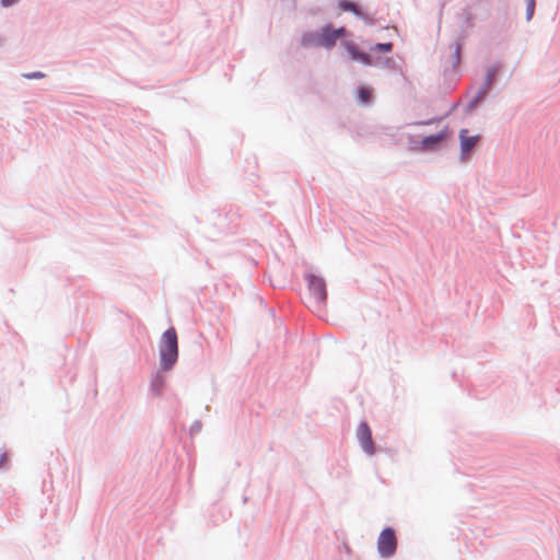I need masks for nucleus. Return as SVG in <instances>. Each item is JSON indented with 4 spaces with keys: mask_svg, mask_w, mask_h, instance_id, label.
<instances>
[{
    "mask_svg": "<svg viewBox=\"0 0 560 560\" xmlns=\"http://www.w3.org/2000/svg\"><path fill=\"white\" fill-rule=\"evenodd\" d=\"M270 314L275 315V308H270Z\"/></svg>",
    "mask_w": 560,
    "mask_h": 560,
    "instance_id": "a878e982",
    "label": "nucleus"
},
{
    "mask_svg": "<svg viewBox=\"0 0 560 560\" xmlns=\"http://www.w3.org/2000/svg\"><path fill=\"white\" fill-rule=\"evenodd\" d=\"M459 105H460L459 101L454 102L451 105L450 109L443 115V117H448L451 114H453L458 108Z\"/></svg>",
    "mask_w": 560,
    "mask_h": 560,
    "instance_id": "393cba45",
    "label": "nucleus"
},
{
    "mask_svg": "<svg viewBox=\"0 0 560 560\" xmlns=\"http://www.w3.org/2000/svg\"><path fill=\"white\" fill-rule=\"evenodd\" d=\"M160 364L163 371H170L178 358L177 332L174 327L168 328L161 337L159 343Z\"/></svg>",
    "mask_w": 560,
    "mask_h": 560,
    "instance_id": "f257e3e1",
    "label": "nucleus"
},
{
    "mask_svg": "<svg viewBox=\"0 0 560 560\" xmlns=\"http://www.w3.org/2000/svg\"><path fill=\"white\" fill-rule=\"evenodd\" d=\"M20 0H0V5L2 8H11L15 4H18Z\"/></svg>",
    "mask_w": 560,
    "mask_h": 560,
    "instance_id": "5701e85b",
    "label": "nucleus"
},
{
    "mask_svg": "<svg viewBox=\"0 0 560 560\" xmlns=\"http://www.w3.org/2000/svg\"><path fill=\"white\" fill-rule=\"evenodd\" d=\"M21 75L26 80H40L47 77L45 72L38 70L32 72H24Z\"/></svg>",
    "mask_w": 560,
    "mask_h": 560,
    "instance_id": "aec40b11",
    "label": "nucleus"
},
{
    "mask_svg": "<svg viewBox=\"0 0 560 560\" xmlns=\"http://www.w3.org/2000/svg\"><path fill=\"white\" fill-rule=\"evenodd\" d=\"M446 117H443V115H442L440 117H432V118L427 119V120L416 121V122H413V125L415 126H429V125L441 122Z\"/></svg>",
    "mask_w": 560,
    "mask_h": 560,
    "instance_id": "4be33fe9",
    "label": "nucleus"
},
{
    "mask_svg": "<svg viewBox=\"0 0 560 560\" xmlns=\"http://www.w3.org/2000/svg\"><path fill=\"white\" fill-rule=\"evenodd\" d=\"M503 68L504 62L502 60H495L493 63L486 68L483 82L480 85L482 90L490 92L493 89V86L499 81Z\"/></svg>",
    "mask_w": 560,
    "mask_h": 560,
    "instance_id": "9d476101",
    "label": "nucleus"
},
{
    "mask_svg": "<svg viewBox=\"0 0 560 560\" xmlns=\"http://www.w3.org/2000/svg\"><path fill=\"white\" fill-rule=\"evenodd\" d=\"M457 18L460 20L459 24V33L458 35H465V39L468 37V30L474 27V14L471 13L468 7L462 9L460 12L457 13Z\"/></svg>",
    "mask_w": 560,
    "mask_h": 560,
    "instance_id": "ddd939ff",
    "label": "nucleus"
},
{
    "mask_svg": "<svg viewBox=\"0 0 560 560\" xmlns=\"http://www.w3.org/2000/svg\"><path fill=\"white\" fill-rule=\"evenodd\" d=\"M397 538L390 527L383 529L377 539V550L383 558L392 557L396 552Z\"/></svg>",
    "mask_w": 560,
    "mask_h": 560,
    "instance_id": "6e6552de",
    "label": "nucleus"
},
{
    "mask_svg": "<svg viewBox=\"0 0 560 560\" xmlns=\"http://www.w3.org/2000/svg\"><path fill=\"white\" fill-rule=\"evenodd\" d=\"M452 130L445 126L440 131L422 136L417 139L415 137L409 138V147L411 150L421 152H434L444 147L447 139L451 137Z\"/></svg>",
    "mask_w": 560,
    "mask_h": 560,
    "instance_id": "7ed1b4c3",
    "label": "nucleus"
},
{
    "mask_svg": "<svg viewBox=\"0 0 560 560\" xmlns=\"http://www.w3.org/2000/svg\"><path fill=\"white\" fill-rule=\"evenodd\" d=\"M354 100L359 106H372L374 103L373 90L369 85L360 83L354 89Z\"/></svg>",
    "mask_w": 560,
    "mask_h": 560,
    "instance_id": "9b49d317",
    "label": "nucleus"
},
{
    "mask_svg": "<svg viewBox=\"0 0 560 560\" xmlns=\"http://www.w3.org/2000/svg\"><path fill=\"white\" fill-rule=\"evenodd\" d=\"M336 7L346 13H351L358 20H361L368 26L380 25L384 27L381 21H385L383 18H375L374 14L370 13L360 2L354 0H336Z\"/></svg>",
    "mask_w": 560,
    "mask_h": 560,
    "instance_id": "20e7f679",
    "label": "nucleus"
},
{
    "mask_svg": "<svg viewBox=\"0 0 560 560\" xmlns=\"http://www.w3.org/2000/svg\"><path fill=\"white\" fill-rule=\"evenodd\" d=\"M8 454L5 452L0 454V469L8 467Z\"/></svg>",
    "mask_w": 560,
    "mask_h": 560,
    "instance_id": "b1692460",
    "label": "nucleus"
},
{
    "mask_svg": "<svg viewBox=\"0 0 560 560\" xmlns=\"http://www.w3.org/2000/svg\"><path fill=\"white\" fill-rule=\"evenodd\" d=\"M300 45L304 49L324 48L328 51L335 48L329 22L313 31H305L300 38Z\"/></svg>",
    "mask_w": 560,
    "mask_h": 560,
    "instance_id": "f03ea898",
    "label": "nucleus"
},
{
    "mask_svg": "<svg viewBox=\"0 0 560 560\" xmlns=\"http://www.w3.org/2000/svg\"><path fill=\"white\" fill-rule=\"evenodd\" d=\"M357 436L364 452L368 453L369 455L374 454L375 448L372 440V432L370 427L365 422L360 423V425L358 427Z\"/></svg>",
    "mask_w": 560,
    "mask_h": 560,
    "instance_id": "f8f14e48",
    "label": "nucleus"
},
{
    "mask_svg": "<svg viewBox=\"0 0 560 560\" xmlns=\"http://www.w3.org/2000/svg\"><path fill=\"white\" fill-rule=\"evenodd\" d=\"M525 2H526L525 18H526V21L529 22L535 14L536 0H525Z\"/></svg>",
    "mask_w": 560,
    "mask_h": 560,
    "instance_id": "6ab92c4d",
    "label": "nucleus"
},
{
    "mask_svg": "<svg viewBox=\"0 0 560 560\" xmlns=\"http://www.w3.org/2000/svg\"><path fill=\"white\" fill-rule=\"evenodd\" d=\"M372 67L395 69L396 61L393 57L372 56Z\"/></svg>",
    "mask_w": 560,
    "mask_h": 560,
    "instance_id": "f3484780",
    "label": "nucleus"
},
{
    "mask_svg": "<svg viewBox=\"0 0 560 560\" xmlns=\"http://www.w3.org/2000/svg\"><path fill=\"white\" fill-rule=\"evenodd\" d=\"M329 26L335 46L340 42L342 47V40H350L349 37L353 35L345 25L336 26L332 22H329Z\"/></svg>",
    "mask_w": 560,
    "mask_h": 560,
    "instance_id": "2eb2a0df",
    "label": "nucleus"
},
{
    "mask_svg": "<svg viewBox=\"0 0 560 560\" xmlns=\"http://www.w3.org/2000/svg\"><path fill=\"white\" fill-rule=\"evenodd\" d=\"M458 139H459V149H460L459 160L462 162H466L467 160H469V158L471 155V151H472L474 147L476 145L477 141L480 139V136L479 135L469 136L468 129L463 128L459 130Z\"/></svg>",
    "mask_w": 560,
    "mask_h": 560,
    "instance_id": "1a4fd4ad",
    "label": "nucleus"
},
{
    "mask_svg": "<svg viewBox=\"0 0 560 560\" xmlns=\"http://www.w3.org/2000/svg\"><path fill=\"white\" fill-rule=\"evenodd\" d=\"M394 49V44L392 42L376 43L371 46L370 51H374L377 54H390Z\"/></svg>",
    "mask_w": 560,
    "mask_h": 560,
    "instance_id": "a211bd4d",
    "label": "nucleus"
},
{
    "mask_svg": "<svg viewBox=\"0 0 560 560\" xmlns=\"http://www.w3.org/2000/svg\"><path fill=\"white\" fill-rule=\"evenodd\" d=\"M465 42H466L465 35L463 34V35H457L454 43L451 44V48H453V52H452L453 69H456L462 62V59H463L462 50L465 46Z\"/></svg>",
    "mask_w": 560,
    "mask_h": 560,
    "instance_id": "4468645a",
    "label": "nucleus"
},
{
    "mask_svg": "<svg viewBox=\"0 0 560 560\" xmlns=\"http://www.w3.org/2000/svg\"><path fill=\"white\" fill-rule=\"evenodd\" d=\"M342 49L345 50V56L350 61L358 62L365 67H372V56L363 50L355 42L342 40Z\"/></svg>",
    "mask_w": 560,
    "mask_h": 560,
    "instance_id": "0eeeda50",
    "label": "nucleus"
},
{
    "mask_svg": "<svg viewBox=\"0 0 560 560\" xmlns=\"http://www.w3.org/2000/svg\"><path fill=\"white\" fill-rule=\"evenodd\" d=\"M210 220L217 231L223 234L234 233L237 226L234 222L236 220V213L231 210H212L210 213Z\"/></svg>",
    "mask_w": 560,
    "mask_h": 560,
    "instance_id": "423d86ee",
    "label": "nucleus"
},
{
    "mask_svg": "<svg viewBox=\"0 0 560 560\" xmlns=\"http://www.w3.org/2000/svg\"><path fill=\"white\" fill-rule=\"evenodd\" d=\"M304 280L307 283V289L312 296H314L318 310L327 303L328 292L327 283L323 276L316 275L311 271L304 273Z\"/></svg>",
    "mask_w": 560,
    "mask_h": 560,
    "instance_id": "39448f33",
    "label": "nucleus"
},
{
    "mask_svg": "<svg viewBox=\"0 0 560 560\" xmlns=\"http://www.w3.org/2000/svg\"><path fill=\"white\" fill-rule=\"evenodd\" d=\"M488 93V91L482 90V88L479 86L476 94L467 102L465 106V113L469 114L472 110H475L478 107V105L483 102Z\"/></svg>",
    "mask_w": 560,
    "mask_h": 560,
    "instance_id": "dca6fc26",
    "label": "nucleus"
},
{
    "mask_svg": "<svg viewBox=\"0 0 560 560\" xmlns=\"http://www.w3.org/2000/svg\"><path fill=\"white\" fill-rule=\"evenodd\" d=\"M165 378L162 375H158L155 380L152 382V389L155 394H160L164 387Z\"/></svg>",
    "mask_w": 560,
    "mask_h": 560,
    "instance_id": "412c9836",
    "label": "nucleus"
}]
</instances>
